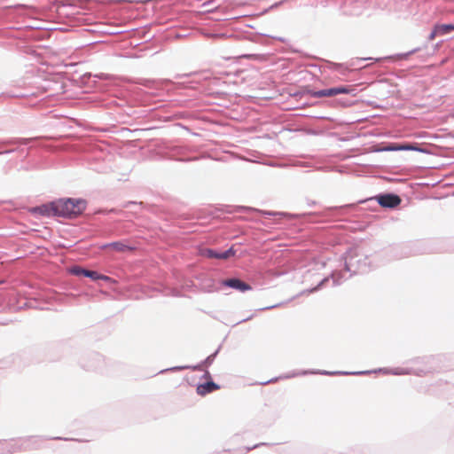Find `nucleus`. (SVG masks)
I'll return each instance as SVG.
<instances>
[{
	"instance_id": "f03ea898",
	"label": "nucleus",
	"mask_w": 454,
	"mask_h": 454,
	"mask_svg": "<svg viewBox=\"0 0 454 454\" xmlns=\"http://www.w3.org/2000/svg\"><path fill=\"white\" fill-rule=\"evenodd\" d=\"M355 88L353 86H340L326 90H321L317 91H311L310 95L314 98H323V97H334L339 94H352L356 96Z\"/></svg>"
},
{
	"instance_id": "f8f14e48",
	"label": "nucleus",
	"mask_w": 454,
	"mask_h": 454,
	"mask_svg": "<svg viewBox=\"0 0 454 454\" xmlns=\"http://www.w3.org/2000/svg\"><path fill=\"white\" fill-rule=\"evenodd\" d=\"M437 35H440V32H436V25L434 26L433 31L429 35V40H434Z\"/></svg>"
},
{
	"instance_id": "7ed1b4c3",
	"label": "nucleus",
	"mask_w": 454,
	"mask_h": 454,
	"mask_svg": "<svg viewBox=\"0 0 454 454\" xmlns=\"http://www.w3.org/2000/svg\"><path fill=\"white\" fill-rule=\"evenodd\" d=\"M199 253L201 256H204L207 258H215V259L226 260L231 256H234L236 254V251L232 247L226 250L223 253H217L211 248H200Z\"/></svg>"
},
{
	"instance_id": "1a4fd4ad",
	"label": "nucleus",
	"mask_w": 454,
	"mask_h": 454,
	"mask_svg": "<svg viewBox=\"0 0 454 454\" xmlns=\"http://www.w3.org/2000/svg\"><path fill=\"white\" fill-rule=\"evenodd\" d=\"M84 277L90 278H91L93 280H98V279L110 280L109 277L102 275V274H99L97 271L89 270H85Z\"/></svg>"
},
{
	"instance_id": "423d86ee",
	"label": "nucleus",
	"mask_w": 454,
	"mask_h": 454,
	"mask_svg": "<svg viewBox=\"0 0 454 454\" xmlns=\"http://www.w3.org/2000/svg\"><path fill=\"white\" fill-rule=\"evenodd\" d=\"M222 284L225 286L237 289L240 292H246L252 289L251 286L241 281L239 278H229L225 279L222 282Z\"/></svg>"
},
{
	"instance_id": "20e7f679",
	"label": "nucleus",
	"mask_w": 454,
	"mask_h": 454,
	"mask_svg": "<svg viewBox=\"0 0 454 454\" xmlns=\"http://www.w3.org/2000/svg\"><path fill=\"white\" fill-rule=\"evenodd\" d=\"M377 201L383 207H395L401 203V199L395 194H384L378 196Z\"/></svg>"
},
{
	"instance_id": "9d476101",
	"label": "nucleus",
	"mask_w": 454,
	"mask_h": 454,
	"mask_svg": "<svg viewBox=\"0 0 454 454\" xmlns=\"http://www.w3.org/2000/svg\"><path fill=\"white\" fill-rule=\"evenodd\" d=\"M454 30V25L452 24H437L436 32H440V35H443L450 33Z\"/></svg>"
},
{
	"instance_id": "4468645a",
	"label": "nucleus",
	"mask_w": 454,
	"mask_h": 454,
	"mask_svg": "<svg viewBox=\"0 0 454 454\" xmlns=\"http://www.w3.org/2000/svg\"><path fill=\"white\" fill-rule=\"evenodd\" d=\"M2 283H3V281L0 280V284H2Z\"/></svg>"
},
{
	"instance_id": "f257e3e1",
	"label": "nucleus",
	"mask_w": 454,
	"mask_h": 454,
	"mask_svg": "<svg viewBox=\"0 0 454 454\" xmlns=\"http://www.w3.org/2000/svg\"><path fill=\"white\" fill-rule=\"evenodd\" d=\"M57 216L73 217L81 215L86 208V201L82 199H60L56 200Z\"/></svg>"
},
{
	"instance_id": "9b49d317",
	"label": "nucleus",
	"mask_w": 454,
	"mask_h": 454,
	"mask_svg": "<svg viewBox=\"0 0 454 454\" xmlns=\"http://www.w3.org/2000/svg\"><path fill=\"white\" fill-rule=\"evenodd\" d=\"M85 269L81 267H74L71 269V273L76 276H84Z\"/></svg>"
},
{
	"instance_id": "0eeeda50",
	"label": "nucleus",
	"mask_w": 454,
	"mask_h": 454,
	"mask_svg": "<svg viewBox=\"0 0 454 454\" xmlns=\"http://www.w3.org/2000/svg\"><path fill=\"white\" fill-rule=\"evenodd\" d=\"M101 248L102 249H111V250L118 252V253H125L128 251L134 250V247H132L121 241L105 244L101 247Z\"/></svg>"
},
{
	"instance_id": "39448f33",
	"label": "nucleus",
	"mask_w": 454,
	"mask_h": 454,
	"mask_svg": "<svg viewBox=\"0 0 454 454\" xmlns=\"http://www.w3.org/2000/svg\"><path fill=\"white\" fill-rule=\"evenodd\" d=\"M56 201L33 207L31 212L44 216H57Z\"/></svg>"
},
{
	"instance_id": "6e6552de",
	"label": "nucleus",
	"mask_w": 454,
	"mask_h": 454,
	"mask_svg": "<svg viewBox=\"0 0 454 454\" xmlns=\"http://www.w3.org/2000/svg\"><path fill=\"white\" fill-rule=\"evenodd\" d=\"M217 389H219V386L212 381H209L204 384H200L197 387V393L200 395H205Z\"/></svg>"
},
{
	"instance_id": "ddd939ff",
	"label": "nucleus",
	"mask_w": 454,
	"mask_h": 454,
	"mask_svg": "<svg viewBox=\"0 0 454 454\" xmlns=\"http://www.w3.org/2000/svg\"><path fill=\"white\" fill-rule=\"evenodd\" d=\"M400 149H403V150H412L413 147L411 145H403L400 147Z\"/></svg>"
}]
</instances>
